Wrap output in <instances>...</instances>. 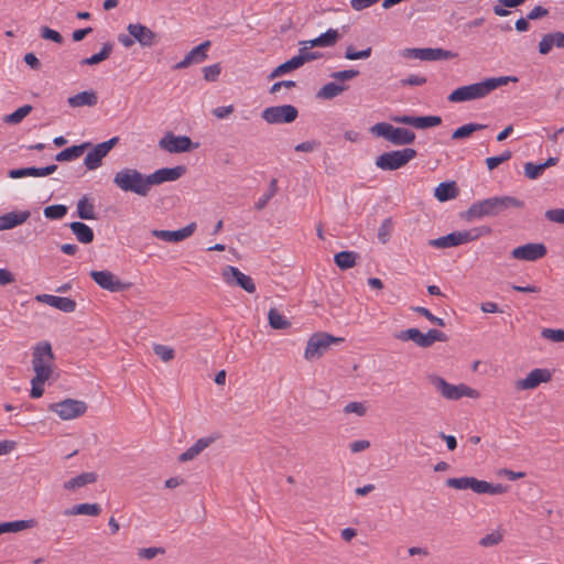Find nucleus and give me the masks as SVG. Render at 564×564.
<instances>
[{"mask_svg":"<svg viewBox=\"0 0 564 564\" xmlns=\"http://www.w3.org/2000/svg\"><path fill=\"white\" fill-rule=\"evenodd\" d=\"M524 203L513 196H494L473 203L463 217L468 220L496 217L509 208H523Z\"/></svg>","mask_w":564,"mask_h":564,"instance_id":"obj_1","label":"nucleus"},{"mask_svg":"<svg viewBox=\"0 0 564 564\" xmlns=\"http://www.w3.org/2000/svg\"><path fill=\"white\" fill-rule=\"evenodd\" d=\"M517 77H497V78H488L480 83H475L471 85L460 86L453 90L448 100L451 102H464L475 99H480L489 95L496 88L508 84L509 82H517Z\"/></svg>","mask_w":564,"mask_h":564,"instance_id":"obj_2","label":"nucleus"},{"mask_svg":"<svg viewBox=\"0 0 564 564\" xmlns=\"http://www.w3.org/2000/svg\"><path fill=\"white\" fill-rule=\"evenodd\" d=\"M149 175H143L137 169L126 167L113 176L115 185L123 192H131L145 197L150 189Z\"/></svg>","mask_w":564,"mask_h":564,"instance_id":"obj_3","label":"nucleus"},{"mask_svg":"<svg viewBox=\"0 0 564 564\" xmlns=\"http://www.w3.org/2000/svg\"><path fill=\"white\" fill-rule=\"evenodd\" d=\"M491 234V228L488 226L475 227L468 230L453 231L446 236L436 239H431L429 245L437 249H446L457 247L464 243L475 241L481 237Z\"/></svg>","mask_w":564,"mask_h":564,"instance_id":"obj_4","label":"nucleus"},{"mask_svg":"<svg viewBox=\"0 0 564 564\" xmlns=\"http://www.w3.org/2000/svg\"><path fill=\"white\" fill-rule=\"evenodd\" d=\"M55 356L48 341H40L32 348V369L36 380L50 379L54 372Z\"/></svg>","mask_w":564,"mask_h":564,"instance_id":"obj_5","label":"nucleus"},{"mask_svg":"<svg viewBox=\"0 0 564 564\" xmlns=\"http://www.w3.org/2000/svg\"><path fill=\"white\" fill-rule=\"evenodd\" d=\"M430 384L446 400H459L463 397L478 399L480 393L478 390L470 388L464 383L452 384L437 375L427 377Z\"/></svg>","mask_w":564,"mask_h":564,"instance_id":"obj_6","label":"nucleus"},{"mask_svg":"<svg viewBox=\"0 0 564 564\" xmlns=\"http://www.w3.org/2000/svg\"><path fill=\"white\" fill-rule=\"evenodd\" d=\"M343 341V337H336L326 332L314 333L307 340L304 358L307 361L317 360L324 356L330 346L339 345Z\"/></svg>","mask_w":564,"mask_h":564,"instance_id":"obj_7","label":"nucleus"},{"mask_svg":"<svg viewBox=\"0 0 564 564\" xmlns=\"http://www.w3.org/2000/svg\"><path fill=\"white\" fill-rule=\"evenodd\" d=\"M416 156V151L412 148H404L384 152L376 159V166L382 171H395L405 166Z\"/></svg>","mask_w":564,"mask_h":564,"instance_id":"obj_8","label":"nucleus"},{"mask_svg":"<svg viewBox=\"0 0 564 564\" xmlns=\"http://www.w3.org/2000/svg\"><path fill=\"white\" fill-rule=\"evenodd\" d=\"M394 337L401 341H413L419 347L427 348L431 347L435 341H446L447 336L437 329H429L427 333L423 334L417 328H408L394 334Z\"/></svg>","mask_w":564,"mask_h":564,"instance_id":"obj_9","label":"nucleus"},{"mask_svg":"<svg viewBox=\"0 0 564 564\" xmlns=\"http://www.w3.org/2000/svg\"><path fill=\"white\" fill-rule=\"evenodd\" d=\"M297 116L299 111L292 105L271 106L261 112V118L269 124L291 123Z\"/></svg>","mask_w":564,"mask_h":564,"instance_id":"obj_10","label":"nucleus"},{"mask_svg":"<svg viewBox=\"0 0 564 564\" xmlns=\"http://www.w3.org/2000/svg\"><path fill=\"white\" fill-rule=\"evenodd\" d=\"M48 410L56 413L62 420L68 421L84 415L87 411V404L80 400L65 399L50 404Z\"/></svg>","mask_w":564,"mask_h":564,"instance_id":"obj_11","label":"nucleus"},{"mask_svg":"<svg viewBox=\"0 0 564 564\" xmlns=\"http://www.w3.org/2000/svg\"><path fill=\"white\" fill-rule=\"evenodd\" d=\"M161 149L170 153L189 152L198 148V143H193L189 137L174 135L167 132L159 142Z\"/></svg>","mask_w":564,"mask_h":564,"instance_id":"obj_12","label":"nucleus"},{"mask_svg":"<svg viewBox=\"0 0 564 564\" xmlns=\"http://www.w3.org/2000/svg\"><path fill=\"white\" fill-rule=\"evenodd\" d=\"M90 278L101 289L109 292H120L130 288V283L122 282L116 274L108 270L89 272Z\"/></svg>","mask_w":564,"mask_h":564,"instance_id":"obj_13","label":"nucleus"},{"mask_svg":"<svg viewBox=\"0 0 564 564\" xmlns=\"http://www.w3.org/2000/svg\"><path fill=\"white\" fill-rule=\"evenodd\" d=\"M224 281L231 286H240L248 293L256 292V284L251 276L242 273L238 268L227 265L221 272Z\"/></svg>","mask_w":564,"mask_h":564,"instance_id":"obj_14","label":"nucleus"},{"mask_svg":"<svg viewBox=\"0 0 564 564\" xmlns=\"http://www.w3.org/2000/svg\"><path fill=\"white\" fill-rule=\"evenodd\" d=\"M546 253L547 249L544 243L529 242L512 249L511 257L516 260L534 262L544 258Z\"/></svg>","mask_w":564,"mask_h":564,"instance_id":"obj_15","label":"nucleus"},{"mask_svg":"<svg viewBox=\"0 0 564 564\" xmlns=\"http://www.w3.org/2000/svg\"><path fill=\"white\" fill-rule=\"evenodd\" d=\"M119 138L113 137L108 141L98 143L89 151L84 160L85 166L94 171L101 165L102 159L111 151V149L118 143Z\"/></svg>","mask_w":564,"mask_h":564,"instance_id":"obj_16","label":"nucleus"},{"mask_svg":"<svg viewBox=\"0 0 564 564\" xmlns=\"http://www.w3.org/2000/svg\"><path fill=\"white\" fill-rule=\"evenodd\" d=\"M552 379V373L545 368H535L531 370L525 378L516 382V389L519 391L533 390L541 383H547Z\"/></svg>","mask_w":564,"mask_h":564,"instance_id":"obj_17","label":"nucleus"},{"mask_svg":"<svg viewBox=\"0 0 564 564\" xmlns=\"http://www.w3.org/2000/svg\"><path fill=\"white\" fill-rule=\"evenodd\" d=\"M403 56L408 58H415L421 61H438V59H449L454 57V53L451 51H446L443 48H405L403 51Z\"/></svg>","mask_w":564,"mask_h":564,"instance_id":"obj_18","label":"nucleus"},{"mask_svg":"<svg viewBox=\"0 0 564 564\" xmlns=\"http://www.w3.org/2000/svg\"><path fill=\"white\" fill-rule=\"evenodd\" d=\"M391 120L395 123L412 126L416 129L433 128L442 123V118L438 116L413 117L403 115L393 116Z\"/></svg>","mask_w":564,"mask_h":564,"instance_id":"obj_19","label":"nucleus"},{"mask_svg":"<svg viewBox=\"0 0 564 564\" xmlns=\"http://www.w3.org/2000/svg\"><path fill=\"white\" fill-rule=\"evenodd\" d=\"M196 223H191L178 230L153 229L152 236L166 242H180L189 238L196 230Z\"/></svg>","mask_w":564,"mask_h":564,"instance_id":"obj_20","label":"nucleus"},{"mask_svg":"<svg viewBox=\"0 0 564 564\" xmlns=\"http://www.w3.org/2000/svg\"><path fill=\"white\" fill-rule=\"evenodd\" d=\"M186 172V167L184 165H177L174 167H163L156 170L154 173L149 174V183L152 187L153 185H160L165 182H173L183 176Z\"/></svg>","mask_w":564,"mask_h":564,"instance_id":"obj_21","label":"nucleus"},{"mask_svg":"<svg viewBox=\"0 0 564 564\" xmlns=\"http://www.w3.org/2000/svg\"><path fill=\"white\" fill-rule=\"evenodd\" d=\"M127 30L134 41L139 42L141 46L150 47L153 45L155 34L148 26L140 23H131L128 25Z\"/></svg>","mask_w":564,"mask_h":564,"instance_id":"obj_22","label":"nucleus"},{"mask_svg":"<svg viewBox=\"0 0 564 564\" xmlns=\"http://www.w3.org/2000/svg\"><path fill=\"white\" fill-rule=\"evenodd\" d=\"M31 216L29 210L9 212L0 215V231L13 229L24 224Z\"/></svg>","mask_w":564,"mask_h":564,"instance_id":"obj_23","label":"nucleus"},{"mask_svg":"<svg viewBox=\"0 0 564 564\" xmlns=\"http://www.w3.org/2000/svg\"><path fill=\"white\" fill-rule=\"evenodd\" d=\"M339 40V33L335 29H328L325 33L319 36L301 42V44H310L311 47H330L334 46Z\"/></svg>","mask_w":564,"mask_h":564,"instance_id":"obj_24","label":"nucleus"},{"mask_svg":"<svg viewBox=\"0 0 564 564\" xmlns=\"http://www.w3.org/2000/svg\"><path fill=\"white\" fill-rule=\"evenodd\" d=\"M68 105L72 108L78 107H94L98 102L97 94L93 90H85L78 93L67 99Z\"/></svg>","mask_w":564,"mask_h":564,"instance_id":"obj_25","label":"nucleus"},{"mask_svg":"<svg viewBox=\"0 0 564 564\" xmlns=\"http://www.w3.org/2000/svg\"><path fill=\"white\" fill-rule=\"evenodd\" d=\"M213 438L203 437L197 440L191 447H188L185 452H183L178 456V460L182 463H186L196 458L205 448H207L212 443Z\"/></svg>","mask_w":564,"mask_h":564,"instance_id":"obj_26","label":"nucleus"},{"mask_svg":"<svg viewBox=\"0 0 564 564\" xmlns=\"http://www.w3.org/2000/svg\"><path fill=\"white\" fill-rule=\"evenodd\" d=\"M101 512V507L98 503H80L76 505L69 509H66L64 511L65 516H90V517H97Z\"/></svg>","mask_w":564,"mask_h":564,"instance_id":"obj_27","label":"nucleus"},{"mask_svg":"<svg viewBox=\"0 0 564 564\" xmlns=\"http://www.w3.org/2000/svg\"><path fill=\"white\" fill-rule=\"evenodd\" d=\"M70 230L82 243H90L94 240L93 229L82 221H73L69 225Z\"/></svg>","mask_w":564,"mask_h":564,"instance_id":"obj_28","label":"nucleus"},{"mask_svg":"<svg viewBox=\"0 0 564 564\" xmlns=\"http://www.w3.org/2000/svg\"><path fill=\"white\" fill-rule=\"evenodd\" d=\"M97 481V474L95 473H83L77 475L69 480L64 482V488L66 490H76L80 487H84L88 484H94Z\"/></svg>","mask_w":564,"mask_h":564,"instance_id":"obj_29","label":"nucleus"},{"mask_svg":"<svg viewBox=\"0 0 564 564\" xmlns=\"http://www.w3.org/2000/svg\"><path fill=\"white\" fill-rule=\"evenodd\" d=\"M434 196L440 202H446L457 196V188L454 182H444L434 189Z\"/></svg>","mask_w":564,"mask_h":564,"instance_id":"obj_30","label":"nucleus"},{"mask_svg":"<svg viewBox=\"0 0 564 564\" xmlns=\"http://www.w3.org/2000/svg\"><path fill=\"white\" fill-rule=\"evenodd\" d=\"M90 147L89 142L82 143L79 145H73L56 154L55 160L58 162L70 161L79 158L84 151Z\"/></svg>","mask_w":564,"mask_h":564,"instance_id":"obj_31","label":"nucleus"},{"mask_svg":"<svg viewBox=\"0 0 564 564\" xmlns=\"http://www.w3.org/2000/svg\"><path fill=\"white\" fill-rule=\"evenodd\" d=\"M392 132L393 138L391 143L393 145H408L415 141V133L410 129L393 127Z\"/></svg>","mask_w":564,"mask_h":564,"instance_id":"obj_32","label":"nucleus"},{"mask_svg":"<svg viewBox=\"0 0 564 564\" xmlns=\"http://www.w3.org/2000/svg\"><path fill=\"white\" fill-rule=\"evenodd\" d=\"M346 89V86L336 84L334 82L327 83L324 85L317 93L316 97L319 99H333L337 96H339L344 90Z\"/></svg>","mask_w":564,"mask_h":564,"instance_id":"obj_33","label":"nucleus"},{"mask_svg":"<svg viewBox=\"0 0 564 564\" xmlns=\"http://www.w3.org/2000/svg\"><path fill=\"white\" fill-rule=\"evenodd\" d=\"M358 256L354 251H341L335 254L334 261L341 270H347L356 264Z\"/></svg>","mask_w":564,"mask_h":564,"instance_id":"obj_34","label":"nucleus"},{"mask_svg":"<svg viewBox=\"0 0 564 564\" xmlns=\"http://www.w3.org/2000/svg\"><path fill=\"white\" fill-rule=\"evenodd\" d=\"M112 50H113V44L112 43H110V42L105 43L102 45L100 52L91 55L90 57L82 59L80 64L82 65H97L100 62L107 59L110 56Z\"/></svg>","mask_w":564,"mask_h":564,"instance_id":"obj_35","label":"nucleus"},{"mask_svg":"<svg viewBox=\"0 0 564 564\" xmlns=\"http://www.w3.org/2000/svg\"><path fill=\"white\" fill-rule=\"evenodd\" d=\"M77 215L80 219H96L95 206L84 196L77 203Z\"/></svg>","mask_w":564,"mask_h":564,"instance_id":"obj_36","label":"nucleus"},{"mask_svg":"<svg viewBox=\"0 0 564 564\" xmlns=\"http://www.w3.org/2000/svg\"><path fill=\"white\" fill-rule=\"evenodd\" d=\"M210 46V41H205L200 43L199 45L192 48L187 54V58L191 61L192 64H198L202 63L207 58V50Z\"/></svg>","mask_w":564,"mask_h":564,"instance_id":"obj_37","label":"nucleus"},{"mask_svg":"<svg viewBox=\"0 0 564 564\" xmlns=\"http://www.w3.org/2000/svg\"><path fill=\"white\" fill-rule=\"evenodd\" d=\"M269 325L273 329H288L291 323L278 310L270 308L268 313Z\"/></svg>","mask_w":564,"mask_h":564,"instance_id":"obj_38","label":"nucleus"},{"mask_svg":"<svg viewBox=\"0 0 564 564\" xmlns=\"http://www.w3.org/2000/svg\"><path fill=\"white\" fill-rule=\"evenodd\" d=\"M486 126L485 124H480V123H467V124H464L459 128H457L453 133H452V139L453 140H460V139H465V138H468L471 135V133L476 132V131H479V130H482L485 129Z\"/></svg>","mask_w":564,"mask_h":564,"instance_id":"obj_39","label":"nucleus"},{"mask_svg":"<svg viewBox=\"0 0 564 564\" xmlns=\"http://www.w3.org/2000/svg\"><path fill=\"white\" fill-rule=\"evenodd\" d=\"M36 520L29 519V520H17L11 522H3L6 533L11 532H20L26 529L34 528L36 525Z\"/></svg>","mask_w":564,"mask_h":564,"instance_id":"obj_40","label":"nucleus"},{"mask_svg":"<svg viewBox=\"0 0 564 564\" xmlns=\"http://www.w3.org/2000/svg\"><path fill=\"white\" fill-rule=\"evenodd\" d=\"M31 105H24L20 108H18L15 111H13L10 115H7L3 118V121L8 124H19L32 111Z\"/></svg>","mask_w":564,"mask_h":564,"instance_id":"obj_41","label":"nucleus"},{"mask_svg":"<svg viewBox=\"0 0 564 564\" xmlns=\"http://www.w3.org/2000/svg\"><path fill=\"white\" fill-rule=\"evenodd\" d=\"M393 126L387 122H379L370 128V133L375 137L384 138L387 141L392 142Z\"/></svg>","mask_w":564,"mask_h":564,"instance_id":"obj_42","label":"nucleus"},{"mask_svg":"<svg viewBox=\"0 0 564 564\" xmlns=\"http://www.w3.org/2000/svg\"><path fill=\"white\" fill-rule=\"evenodd\" d=\"M503 539V531L498 529L492 531L491 533L486 534L484 538L479 540V545L482 547H490L498 545Z\"/></svg>","mask_w":564,"mask_h":564,"instance_id":"obj_43","label":"nucleus"},{"mask_svg":"<svg viewBox=\"0 0 564 564\" xmlns=\"http://www.w3.org/2000/svg\"><path fill=\"white\" fill-rule=\"evenodd\" d=\"M153 351L163 362H169L175 357L174 349L166 345L155 344L153 345Z\"/></svg>","mask_w":564,"mask_h":564,"instance_id":"obj_44","label":"nucleus"},{"mask_svg":"<svg viewBox=\"0 0 564 564\" xmlns=\"http://www.w3.org/2000/svg\"><path fill=\"white\" fill-rule=\"evenodd\" d=\"M43 214L48 219H62L67 214V207L62 204L51 205L44 208Z\"/></svg>","mask_w":564,"mask_h":564,"instance_id":"obj_45","label":"nucleus"},{"mask_svg":"<svg viewBox=\"0 0 564 564\" xmlns=\"http://www.w3.org/2000/svg\"><path fill=\"white\" fill-rule=\"evenodd\" d=\"M276 183L278 182L275 178H273L270 182L267 193L254 204L256 209H258V210L263 209L268 205L269 200L276 194V192H278Z\"/></svg>","mask_w":564,"mask_h":564,"instance_id":"obj_46","label":"nucleus"},{"mask_svg":"<svg viewBox=\"0 0 564 564\" xmlns=\"http://www.w3.org/2000/svg\"><path fill=\"white\" fill-rule=\"evenodd\" d=\"M393 227L392 218H386L380 227L378 228V239L381 243H387L390 239L391 231Z\"/></svg>","mask_w":564,"mask_h":564,"instance_id":"obj_47","label":"nucleus"},{"mask_svg":"<svg viewBox=\"0 0 564 564\" xmlns=\"http://www.w3.org/2000/svg\"><path fill=\"white\" fill-rule=\"evenodd\" d=\"M76 302L69 297L56 296L53 307L64 312L73 313L76 310Z\"/></svg>","mask_w":564,"mask_h":564,"instance_id":"obj_48","label":"nucleus"},{"mask_svg":"<svg viewBox=\"0 0 564 564\" xmlns=\"http://www.w3.org/2000/svg\"><path fill=\"white\" fill-rule=\"evenodd\" d=\"M371 53L372 48L370 46L361 51H355V48L350 45L346 48L345 57L350 61L366 59L370 57Z\"/></svg>","mask_w":564,"mask_h":564,"instance_id":"obj_49","label":"nucleus"},{"mask_svg":"<svg viewBox=\"0 0 564 564\" xmlns=\"http://www.w3.org/2000/svg\"><path fill=\"white\" fill-rule=\"evenodd\" d=\"M541 336L554 343H564V329L543 328Z\"/></svg>","mask_w":564,"mask_h":564,"instance_id":"obj_50","label":"nucleus"},{"mask_svg":"<svg viewBox=\"0 0 564 564\" xmlns=\"http://www.w3.org/2000/svg\"><path fill=\"white\" fill-rule=\"evenodd\" d=\"M446 485L449 488L458 489V490H466L469 489L470 486V477H459V478H448L446 480Z\"/></svg>","mask_w":564,"mask_h":564,"instance_id":"obj_51","label":"nucleus"},{"mask_svg":"<svg viewBox=\"0 0 564 564\" xmlns=\"http://www.w3.org/2000/svg\"><path fill=\"white\" fill-rule=\"evenodd\" d=\"M543 172L544 170L541 164H534L531 162L524 164V175L530 180L538 178Z\"/></svg>","mask_w":564,"mask_h":564,"instance_id":"obj_52","label":"nucleus"},{"mask_svg":"<svg viewBox=\"0 0 564 564\" xmlns=\"http://www.w3.org/2000/svg\"><path fill=\"white\" fill-rule=\"evenodd\" d=\"M414 312L421 314L422 316H424L426 319H429L431 323L433 324H436L441 327H444L445 326V322L443 318L441 317H437L435 315H433L427 308L425 307H422V306H415L412 308Z\"/></svg>","mask_w":564,"mask_h":564,"instance_id":"obj_53","label":"nucleus"},{"mask_svg":"<svg viewBox=\"0 0 564 564\" xmlns=\"http://www.w3.org/2000/svg\"><path fill=\"white\" fill-rule=\"evenodd\" d=\"M48 380L50 379L36 380V376H34L31 380L32 388L30 391V397L33 399H37V398L42 397L44 393L43 384Z\"/></svg>","mask_w":564,"mask_h":564,"instance_id":"obj_54","label":"nucleus"},{"mask_svg":"<svg viewBox=\"0 0 564 564\" xmlns=\"http://www.w3.org/2000/svg\"><path fill=\"white\" fill-rule=\"evenodd\" d=\"M57 170L56 164L47 165L45 167H29L30 176L42 177L53 174Z\"/></svg>","mask_w":564,"mask_h":564,"instance_id":"obj_55","label":"nucleus"},{"mask_svg":"<svg viewBox=\"0 0 564 564\" xmlns=\"http://www.w3.org/2000/svg\"><path fill=\"white\" fill-rule=\"evenodd\" d=\"M344 413H346V414L355 413L358 416H364L367 413V408L361 402H349L345 405Z\"/></svg>","mask_w":564,"mask_h":564,"instance_id":"obj_56","label":"nucleus"},{"mask_svg":"<svg viewBox=\"0 0 564 564\" xmlns=\"http://www.w3.org/2000/svg\"><path fill=\"white\" fill-rule=\"evenodd\" d=\"M40 32H41V37L44 40H50L57 44L63 43V36L57 31L52 30L48 26H42Z\"/></svg>","mask_w":564,"mask_h":564,"instance_id":"obj_57","label":"nucleus"},{"mask_svg":"<svg viewBox=\"0 0 564 564\" xmlns=\"http://www.w3.org/2000/svg\"><path fill=\"white\" fill-rule=\"evenodd\" d=\"M555 46L552 33L545 34L539 43V52L542 55H546L551 52L552 47Z\"/></svg>","mask_w":564,"mask_h":564,"instance_id":"obj_58","label":"nucleus"},{"mask_svg":"<svg viewBox=\"0 0 564 564\" xmlns=\"http://www.w3.org/2000/svg\"><path fill=\"white\" fill-rule=\"evenodd\" d=\"M303 46L299 50L297 56L302 57L304 63L317 59L321 57L318 52L310 51V44H302Z\"/></svg>","mask_w":564,"mask_h":564,"instance_id":"obj_59","label":"nucleus"},{"mask_svg":"<svg viewBox=\"0 0 564 564\" xmlns=\"http://www.w3.org/2000/svg\"><path fill=\"white\" fill-rule=\"evenodd\" d=\"M162 547H143L138 550V556L142 560H152L159 554H164Z\"/></svg>","mask_w":564,"mask_h":564,"instance_id":"obj_60","label":"nucleus"},{"mask_svg":"<svg viewBox=\"0 0 564 564\" xmlns=\"http://www.w3.org/2000/svg\"><path fill=\"white\" fill-rule=\"evenodd\" d=\"M221 72L219 64L209 65L203 68L204 78L207 82H216Z\"/></svg>","mask_w":564,"mask_h":564,"instance_id":"obj_61","label":"nucleus"},{"mask_svg":"<svg viewBox=\"0 0 564 564\" xmlns=\"http://www.w3.org/2000/svg\"><path fill=\"white\" fill-rule=\"evenodd\" d=\"M545 217L547 220H550L552 223L564 224V209L563 208L549 209L545 212Z\"/></svg>","mask_w":564,"mask_h":564,"instance_id":"obj_62","label":"nucleus"},{"mask_svg":"<svg viewBox=\"0 0 564 564\" xmlns=\"http://www.w3.org/2000/svg\"><path fill=\"white\" fill-rule=\"evenodd\" d=\"M359 75V72L356 69H346L339 70L332 74V77L337 80H349Z\"/></svg>","mask_w":564,"mask_h":564,"instance_id":"obj_63","label":"nucleus"},{"mask_svg":"<svg viewBox=\"0 0 564 564\" xmlns=\"http://www.w3.org/2000/svg\"><path fill=\"white\" fill-rule=\"evenodd\" d=\"M487 484H488V481L479 480L475 477H470L469 489H471L476 494H486L487 492Z\"/></svg>","mask_w":564,"mask_h":564,"instance_id":"obj_64","label":"nucleus"}]
</instances>
